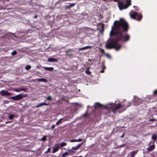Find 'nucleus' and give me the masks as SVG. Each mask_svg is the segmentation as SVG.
<instances>
[{
  "label": "nucleus",
  "instance_id": "f257e3e1",
  "mask_svg": "<svg viewBox=\"0 0 157 157\" xmlns=\"http://www.w3.org/2000/svg\"><path fill=\"white\" fill-rule=\"evenodd\" d=\"M128 29V24L124 19L121 18L119 21L116 20L113 23L110 33V36L112 37L115 36V38H111L107 42L106 46L107 48H115L116 50H119L121 48V44L118 42H127L129 40L130 36L128 34L123 35V32H127Z\"/></svg>",
  "mask_w": 157,
  "mask_h": 157
},
{
  "label": "nucleus",
  "instance_id": "f03ea898",
  "mask_svg": "<svg viewBox=\"0 0 157 157\" xmlns=\"http://www.w3.org/2000/svg\"><path fill=\"white\" fill-rule=\"evenodd\" d=\"M113 0L115 2H118V6L120 10L126 9L131 5V0H126L125 4L122 1H119V0Z\"/></svg>",
  "mask_w": 157,
  "mask_h": 157
},
{
  "label": "nucleus",
  "instance_id": "7ed1b4c3",
  "mask_svg": "<svg viewBox=\"0 0 157 157\" xmlns=\"http://www.w3.org/2000/svg\"><path fill=\"white\" fill-rule=\"evenodd\" d=\"M123 107L121 103H119L118 104L113 103H111L109 104L108 107L111 109L112 111L114 113H115L117 110Z\"/></svg>",
  "mask_w": 157,
  "mask_h": 157
},
{
  "label": "nucleus",
  "instance_id": "20e7f679",
  "mask_svg": "<svg viewBox=\"0 0 157 157\" xmlns=\"http://www.w3.org/2000/svg\"><path fill=\"white\" fill-rule=\"evenodd\" d=\"M131 17L134 19L140 21L142 19L143 16L141 14H138L136 12H133L130 15Z\"/></svg>",
  "mask_w": 157,
  "mask_h": 157
},
{
  "label": "nucleus",
  "instance_id": "39448f33",
  "mask_svg": "<svg viewBox=\"0 0 157 157\" xmlns=\"http://www.w3.org/2000/svg\"><path fill=\"white\" fill-rule=\"evenodd\" d=\"M27 95V94H20L15 96L11 97L10 98L13 100L18 101L21 100L24 98L26 97Z\"/></svg>",
  "mask_w": 157,
  "mask_h": 157
},
{
  "label": "nucleus",
  "instance_id": "423d86ee",
  "mask_svg": "<svg viewBox=\"0 0 157 157\" xmlns=\"http://www.w3.org/2000/svg\"><path fill=\"white\" fill-rule=\"evenodd\" d=\"M0 94L2 96H10L11 94L7 91L2 90L0 91Z\"/></svg>",
  "mask_w": 157,
  "mask_h": 157
},
{
  "label": "nucleus",
  "instance_id": "0eeeda50",
  "mask_svg": "<svg viewBox=\"0 0 157 157\" xmlns=\"http://www.w3.org/2000/svg\"><path fill=\"white\" fill-rule=\"evenodd\" d=\"M65 52L66 55L68 56H71L73 54V51L70 49L67 50Z\"/></svg>",
  "mask_w": 157,
  "mask_h": 157
},
{
  "label": "nucleus",
  "instance_id": "6e6552de",
  "mask_svg": "<svg viewBox=\"0 0 157 157\" xmlns=\"http://www.w3.org/2000/svg\"><path fill=\"white\" fill-rule=\"evenodd\" d=\"M59 148L60 147L59 146V145H58L57 144L56 145V147L53 148V151H52V153H54L56 152Z\"/></svg>",
  "mask_w": 157,
  "mask_h": 157
},
{
  "label": "nucleus",
  "instance_id": "1a4fd4ad",
  "mask_svg": "<svg viewBox=\"0 0 157 157\" xmlns=\"http://www.w3.org/2000/svg\"><path fill=\"white\" fill-rule=\"evenodd\" d=\"M48 105V104L46 103L43 102V103H40L38 105L36 106L35 107L36 108H38L44 105Z\"/></svg>",
  "mask_w": 157,
  "mask_h": 157
},
{
  "label": "nucleus",
  "instance_id": "9d476101",
  "mask_svg": "<svg viewBox=\"0 0 157 157\" xmlns=\"http://www.w3.org/2000/svg\"><path fill=\"white\" fill-rule=\"evenodd\" d=\"M48 61L50 62H57L58 61L57 59L55 58H49L48 59Z\"/></svg>",
  "mask_w": 157,
  "mask_h": 157
},
{
  "label": "nucleus",
  "instance_id": "9b49d317",
  "mask_svg": "<svg viewBox=\"0 0 157 157\" xmlns=\"http://www.w3.org/2000/svg\"><path fill=\"white\" fill-rule=\"evenodd\" d=\"M82 143L78 144L76 146L73 147L72 148V149L76 150H77L79 147H80L82 145Z\"/></svg>",
  "mask_w": 157,
  "mask_h": 157
},
{
  "label": "nucleus",
  "instance_id": "f8f14e48",
  "mask_svg": "<svg viewBox=\"0 0 157 157\" xmlns=\"http://www.w3.org/2000/svg\"><path fill=\"white\" fill-rule=\"evenodd\" d=\"M155 147V146L153 144L152 145H151L149 147L147 148V150L148 151H150L152 150L153 149H154Z\"/></svg>",
  "mask_w": 157,
  "mask_h": 157
},
{
  "label": "nucleus",
  "instance_id": "ddd939ff",
  "mask_svg": "<svg viewBox=\"0 0 157 157\" xmlns=\"http://www.w3.org/2000/svg\"><path fill=\"white\" fill-rule=\"evenodd\" d=\"M37 80L38 82H48L47 80L44 78H38Z\"/></svg>",
  "mask_w": 157,
  "mask_h": 157
},
{
  "label": "nucleus",
  "instance_id": "4468645a",
  "mask_svg": "<svg viewBox=\"0 0 157 157\" xmlns=\"http://www.w3.org/2000/svg\"><path fill=\"white\" fill-rule=\"evenodd\" d=\"M95 107L96 108H99L103 106V105L99 103H96L95 104Z\"/></svg>",
  "mask_w": 157,
  "mask_h": 157
},
{
  "label": "nucleus",
  "instance_id": "2eb2a0df",
  "mask_svg": "<svg viewBox=\"0 0 157 157\" xmlns=\"http://www.w3.org/2000/svg\"><path fill=\"white\" fill-rule=\"evenodd\" d=\"M138 151V150H136L133 151H131V157H134L135 155L137 153Z\"/></svg>",
  "mask_w": 157,
  "mask_h": 157
},
{
  "label": "nucleus",
  "instance_id": "dca6fc26",
  "mask_svg": "<svg viewBox=\"0 0 157 157\" xmlns=\"http://www.w3.org/2000/svg\"><path fill=\"white\" fill-rule=\"evenodd\" d=\"M44 68L45 70H47L49 71H52L54 70V68L53 67H44Z\"/></svg>",
  "mask_w": 157,
  "mask_h": 157
},
{
  "label": "nucleus",
  "instance_id": "f3484780",
  "mask_svg": "<svg viewBox=\"0 0 157 157\" xmlns=\"http://www.w3.org/2000/svg\"><path fill=\"white\" fill-rule=\"evenodd\" d=\"M59 145V146L60 148V147H63L64 146L67 145V143L65 142H62L61 143L59 144H57Z\"/></svg>",
  "mask_w": 157,
  "mask_h": 157
},
{
  "label": "nucleus",
  "instance_id": "a211bd4d",
  "mask_svg": "<svg viewBox=\"0 0 157 157\" xmlns=\"http://www.w3.org/2000/svg\"><path fill=\"white\" fill-rule=\"evenodd\" d=\"M75 3H71L69 5L66 6V9H69L70 8L73 7L75 5Z\"/></svg>",
  "mask_w": 157,
  "mask_h": 157
},
{
  "label": "nucleus",
  "instance_id": "6ab92c4d",
  "mask_svg": "<svg viewBox=\"0 0 157 157\" xmlns=\"http://www.w3.org/2000/svg\"><path fill=\"white\" fill-rule=\"evenodd\" d=\"M63 119V118H62L59 119L56 123V124L57 125H58L62 123V120Z\"/></svg>",
  "mask_w": 157,
  "mask_h": 157
},
{
  "label": "nucleus",
  "instance_id": "aec40b11",
  "mask_svg": "<svg viewBox=\"0 0 157 157\" xmlns=\"http://www.w3.org/2000/svg\"><path fill=\"white\" fill-rule=\"evenodd\" d=\"M15 117V115L13 114H10L8 116V118L10 120H12Z\"/></svg>",
  "mask_w": 157,
  "mask_h": 157
},
{
  "label": "nucleus",
  "instance_id": "412c9836",
  "mask_svg": "<svg viewBox=\"0 0 157 157\" xmlns=\"http://www.w3.org/2000/svg\"><path fill=\"white\" fill-rule=\"evenodd\" d=\"M157 139V136L155 134H153L152 136V139L153 140L155 141V140H156Z\"/></svg>",
  "mask_w": 157,
  "mask_h": 157
},
{
  "label": "nucleus",
  "instance_id": "4be33fe9",
  "mask_svg": "<svg viewBox=\"0 0 157 157\" xmlns=\"http://www.w3.org/2000/svg\"><path fill=\"white\" fill-rule=\"evenodd\" d=\"M69 155V153L68 152H66L62 155L61 157H65L66 156L68 155Z\"/></svg>",
  "mask_w": 157,
  "mask_h": 157
},
{
  "label": "nucleus",
  "instance_id": "5701e85b",
  "mask_svg": "<svg viewBox=\"0 0 157 157\" xmlns=\"http://www.w3.org/2000/svg\"><path fill=\"white\" fill-rule=\"evenodd\" d=\"M31 68V67L30 65H28L26 66L25 67L26 70H30Z\"/></svg>",
  "mask_w": 157,
  "mask_h": 157
},
{
  "label": "nucleus",
  "instance_id": "b1692460",
  "mask_svg": "<svg viewBox=\"0 0 157 157\" xmlns=\"http://www.w3.org/2000/svg\"><path fill=\"white\" fill-rule=\"evenodd\" d=\"M86 73L88 75H90L91 73V71H89V68H88L86 71Z\"/></svg>",
  "mask_w": 157,
  "mask_h": 157
},
{
  "label": "nucleus",
  "instance_id": "393cba45",
  "mask_svg": "<svg viewBox=\"0 0 157 157\" xmlns=\"http://www.w3.org/2000/svg\"><path fill=\"white\" fill-rule=\"evenodd\" d=\"M17 53V52L15 50H14L11 52V55L13 56H14L16 55Z\"/></svg>",
  "mask_w": 157,
  "mask_h": 157
},
{
  "label": "nucleus",
  "instance_id": "a878e982",
  "mask_svg": "<svg viewBox=\"0 0 157 157\" xmlns=\"http://www.w3.org/2000/svg\"><path fill=\"white\" fill-rule=\"evenodd\" d=\"M20 92L22 91H24L26 92V89L25 88H20Z\"/></svg>",
  "mask_w": 157,
  "mask_h": 157
},
{
  "label": "nucleus",
  "instance_id": "bb28decb",
  "mask_svg": "<svg viewBox=\"0 0 157 157\" xmlns=\"http://www.w3.org/2000/svg\"><path fill=\"white\" fill-rule=\"evenodd\" d=\"M41 140H42L43 141H45L46 140H47V138H46V136H44L41 139Z\"/></svg>",
  "mask_w": 157,
  "mask_h": 157
},
{
  "label": "nucleus",
  "instance_id": "cd10ccee",
  "mask_svg": "<svg viewBox=\"0 0 157 157\" xmlns=\"http://www.w3.org/2000/svg\"><path fill=\"white\" fill-rule=\"evenodd\" d=\"M99 25H101V27L100 28L101 29L104 28V25L103 23L101 24V23H100L99 24Z\"/></svg>",
  "mask_w": 157,
  "mask_h": 157
},
{
  "label": "nucleus",
  "instance_id": "c85d7f7f",
  "mask_svg": "<svg viewBox=\"0 0 157 157\" xmlns=\"http://www.w3.org/2000/svg\"><path fill=\"white\" fill-rule=\"evenodd\" d=\"M47 99L48 100H51L52 99V97L51 96H49L47 97Z\"/></svg>",
  "mask_w": 157,
  "mask_h": 157
},
{
  "label": "nucleus",
  "instance_id": "c756f323",
  "mask_svg": "<svg viewBox=\"0 0 157 157\" xmlns=\"http://www.w3.org/2000/svg\"><path fill=\"white\" fill-rule=\"evenodd\" d=\"M82 139L79 138L78 139L75 140V142H80L82 141Z\"/></svg>",
  "mask_w": 157,
  "mask_h": 157
},
{
  "label": "nucleus",
  "instance_id": "7c9ffc66",
  "mask_svg": "<svg viewBox=\"0 0 157 157\" xmlns=\"http://www.w3.org/2000/svg\"><path fill=\"white\" fill-rule=\"evenodd\" d=\"M100 51L103 54H105V50L104 49H101V48H100Z\"/></svg>",
  "mask_w": 157,
  "mask_h": 157
},
{
  "label": "nucleus",
  "instance_id": "2f4dec72",
  "mask_svg": "<svg viewBox=\"0 0 157 157\" xmlns=\"http://www.w3.org/2000/svg\"><path fill=\"white\" fill-rule=\"evenodd\" d=\"M91 47H92V46H87L85 47V49H89V48H91Z\"/></svg>",
  "mask_w": 157,
  "mask_h": 157
},
{
  "label": "nucleus",
  "instance_id": "473e14b6",
  "mask_svg": "<svg viewBox=\"0 0 157 157\" xmlns=\"http://www.w3.org/2000/svg\"><path fill=\"white\" fill-rule=\"evenodd\" d=\"M133 7L135 8V9L136 10V11L139 10V8L137 6H133Z\"/></svg>",
  "mask_w": 157,
  "mask_h": 157
},
{
  "label": "nucleus",
  "instance_id": "72a5a7b5",
  "mask_svg": "<svg viewBox=\"0 0 157 157\" xmlns=\"http://www.w3.org/2000/svg\"><path fill=\"white\" fill-rule=\"evenodd\" d=\"M104 29H100V31L101 33V34H103V33L104 32Z\"/></svg>",
  "mask_w": 157,
  "mask_h": 157
},
{
  "label": "nucleus",
  "instance_id": "f704fd0d",
  "mask_svg": "<svg viewBox=\"0 0 157 157\" xmlns=\"http://www.w3.org/2000/svg\"><path fill=\"white\" fill-rule=\"evenodd\" d=\"M153 93L155 95H157V89L154 91L153 92Z\"/></svg>",
  "mask_w": 157,
  "mask_h": 157
},
{
  "label": "nucleus",
  "instance_id": "c9c22d12",
  "mask_svg": "<svg viewBox=\"0 0 157 157\" xmlns=\"http://www.w3.org/2000/svg\"><path fill=\"white\" fill-rule=\"evenodd\" d=\"M15 91L16 92H20V88H19V89H15Z\"/></svg>",
  "mask_w": 157,
  "mask_h": 157
},
{
  "label": "nucleus",
  "instance_id": "e433bc0d",
  "mask_svg": "<svg viewBox=\"0 0 157 157\" xmlns=\"http://www.w3.org/2000/svg\"><path fill=\"white\" fill-rule=\"evenodd\" d=\"M105 55L108 57H109V58L110 57V56L108 54L105 53Z\"/></svg>",
  "mask_w": 157,
  "mask_h": 157
},
{
  "label": "nucleus",
  "instance_id": "4c0bfd02",
  "mask_svg": "<svg viewBox=\"0 0 157 157\" xmlns=\"http://www.w3.org/2000/svg\"><path fill=\"white\" fill-rule=\"evenodd\" d=\"M85 47L82 48H79V50H85Z\"/></svg>",
  "mask_w": 157,
  "mask_h": 157
},
{
  "label": "nucleus",
  "instance_id": "58836bf2",
  "mask_svg": "<svg viewBox=\"0 0 157 157\" xmlns=\"http://www.w3.org/2000/svg\"><path fill=\"white\" fill-rule=\"evenodd\" d=\"M70 142H75V140L72 139L70 140Z\"/></svg>",
  "mask_w": 157,
  "mask_h": 157
},
{
  "label": "nucleus",
  "instance_id": "ea45409f",
  "mask_svg": "<svg viewBox=\"0 0 157 157\" xmlns=\"http://www.w3.org/2000/svg\"><path fill=\"white\" fill-rule=\"evenodd\" d=\"M51 151L50 148L49 147L48 148L47 151V152H49Z\"/></svg>",
  "mask_w": 157,
  "mask_h": 157
},
{
  "label": "nucleus",
  "instance_id": "a19ab883",
  "mask_svg": "<svg viewBox=\"0 0 157 157\" xmlns=\"http://www.w3.org/2000/svg\"><path fill=\"white\" fill-rule=\"evenodd\" d=\"M105 68H106L105 66L104 65H103L102 66V69L104 70L105 69Z\"/></svg>",
  "mask_w": 157,
  "mask_h": 157
},
{
  "label": "nucleus",
  "instance_id": "79ce46f5",
  "mask_svg": "<svg viewBox=\"0 0 157 157\" xmlns=\"http://www.w3.org/2000/svg\"><path fill=\"white\" fill-rule=\"evenodd\" d=\"M124 136V133H123V134L121 136V138H123Z\"/></svg>",
  "mask_w": 157,
  "mask_h": 157
},
{
  "label": "nucleus",
  "instance_id": "37998d69",
  "mask_svg": "<svg viewBox=\"0 0 157 157\" xmlns=\"http://www.w3.org/2000/svg\"><path fill=\"white\" fill-rule=\"evenodd\" d=\"M55 125L54 124H53L52 126V129L54 128H55Z\"/></svg>",
  "mask_w": 157,
  "mask_h": 157
},
{
  "label": "nucleus",
  "instance_id": "c03bdc74",
  "mask_svg": "<svg viewBox=\"0 0 157 157\" xmlns=\"http://www.w3.org/2000/svg\"><path fill=\"white\" fill-rule=\"evenodd\" d=\"M104 71H105L104 70L102 69V70H101V71H100V72L101 73H104Z\"/></svg>",
  "mask_w": 157,
  "mask_h": 157
},
{
  "label": "nucleus",
  "instance_id": "a18cd8bd",
  "mask_svg": "<svg viewBox=\"0 0 157 157\" xmlns=\"http://www.w3.org/2000/svg\"><path fill=\"white\" fill-rule=\"evenodd\" d=\"M84 116H85V117H86L87 116V113H85L84 114Z\"/></svg>",
  "mask_w": 157,
  "mask_h": 157
},
{
  "label": "nucleus",
  "instance_id": "49530a36",
  "mask_svg": "<svg viewBox=\"0 0 157 157\" xmlns=\"http://www.w3.org/2000/svg\"><path fill=\"white\" fill-rule=\"evenodd\" d=\"M38 16L37 15H36L34 17V18H36Z\"/></svg>",
  "mask_w": 157,
  "mask_h": 157
},
{
  "label": "nucleus",
  "instance_id": "de8ad7c7",
  "mask_svg": "<svg viewBox=\"0 0 157 157\" xmlns=\"http://www.w3.org/2000/svg\"><path fill=\"white\" fill-rule=\"evenodd\" d=\"M155 119H150V121H155Z\"/></svg>",
  "mask_w": 157,
  "mask_h": 157
},
{
  "label": "nucleus",
  "instance_id": "09e8293b",
  "mask_svg": "<svg viewBox=\"0 0 157 157\" xmlns=\"http://www.w3.org/2000/svg\"><path fill=\"white\" fill-rule=\"evenodd\" d=\"M104 1H107V0H103Z\"/></svg>",
  "mask_w": 157,
  "mask_h": 157
},
{
  "label": "nucleus",
  "instance_id": "8fccbe9b",
  "mask_svg": "<svg viewBox=\"0 0 157 157\" xmlns=\"http://www.w3.org/2000/svg\"><path fill=\"white\" fill-rule=\"evenodd\" d=\"M156 144H157V142H156Z\"/></svg>",
  "mask_w": 157,
  "mask_h": 157
},
{
  "label": "nucleus",
  "instance_id": "3c124183",
  "mask_svg": "<svg viewBox=\"0 0 157 157\" xmlns=\"http://www.w3.org/2000/svg\"><path fill=\"white\" fill-rule=\"evenodd\" d=\"M144 157H145V156H144Z\"/></svg>",
  "mask_w": 157,
  "mask_h": 157
}]
</instances>
